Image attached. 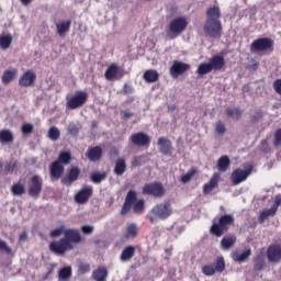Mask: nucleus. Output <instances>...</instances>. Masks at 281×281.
<instances>
[{"mask_svg": "<svg viewBox=\"0 0 281 281\" xmlns=\"http://www.w3.org/2000/svg\"><path fill=\"white\" fill-rule=\"evenodd\" d=\"M204 34L209 38H221L223 36V24L221 23V8L210 7L206 10V21L203 26Z\"/></svg>", "mask_w": 281, "mask_h": 281, "instance_id": "nucleus-1", "label": "nucleus"}, {"mask_svg": "<svg viewBox=\"0 0 281 281\" xmlns=\"http://www.w3.org/2000/svg\"><path fill=\"white\" fill-rule=\"evenodd\" d=\"M170 216H172V203H170V201L157 204L148 214V218L153 225L157 223V221H166V218H170Z\"/></svg>", "mask_w": 281, "mask_h": 281, "instance_id": "nucleus-2", "label": "nucleus"}, {"mask_svg": "<svg viewBox=\"0 0 281 281\" xmlns=\"http://www.w3.org/2000/svg\"><path fill=\"white\" fill-rule=\"evenodd\" d=\"M229 225H234V215L224 214L218 218V222H213L210 233L216 238H221L225 232L229 231Z\"/></svg>", "mask_w": 281, "mask_h": 281, "instance_id": "nucleus-3", "label": "nucleus"}, {"mask_svg": "<svg viewBox=\"0 0 281 281\" xmlns=\"http://www.w3.org/2000/svg\"><path fill=\"white\" fill-rule=\"evenodd\" d=\"M143 194L147 196H154L155 199H161L166 194V189L161 182H150L143 187Z\"/></svg>", "mask_w": 281, "mask_h": 281, "instance_id": "nucleus-4", "label": "nucleus"}, {"mask_svg": "<svg viewBox=\"0 0 281 281\" xmlns=\"http://www.w3.org/2000/svg\"><path fill=\"white\" fill-rule=\"evenodd\" d=\"M250 52H273V42L269 37H259L250 44Z\"/></svg>", "mask_w": 281, "mask_h": 281, "instance_id": "nucleus-5", "label": "nucleus"}, {"mask_svg": "<svg viewBox=\"0 0 281 281\" xmlns=\"http://www.w3.org/2000/svg\"><path fill=\"white\" fill-rule=\"evenodd\" d=\"M74 249V245L69 244L67 239L60 238L59 240H54L49 244V250L56 256H65L67 251H71Z\"/></svg>", "mask_w": 281, "mask_h": 281, "instance_id": "nucleus-6", "label": "nucleus"}, {"mask_svg": "<svg viewBox=\"0 0 281 281\" xmlns=\"http://www.w3.org/2000/svg\"><path fill=\"white\" fill-rule=\"evenodd\" d=\"M43 192V178L41 176H33L29 181V196L38 199Z\"/></svg>", "mask_w": 281, "mask_h": 281, "instance_id": "nucleus-7", "label": "nucleus"}, {"mask_svg": "<svg viewBox=\"0 0 281 281\" xmlns=\"http://www.w3.org/2000/svg\"><path fill=\"white\" fill-rule=\"evenodd\" d=\"M186 30H188V19L183 16L176 18L169 23V32L175 36H179Z\"/></svg>", "mask_w": 281, "mask_h": 281, "instance_id": "nucleus-8", "label": "nucleus"}, {"mask_svg": "<svg viewBox=\"0 0 281 281\" xmlns=\"http://www.w3.org/2000/svg\"><path fill=\"white\" fill-rule=\"evenodd\" d=\"M131 144L133 146H138L142 148H149L150 147V136L144 132H137L131 135L130 137Z\"/></svg>", "mask_w": 281, "mask_h": 281, "instance_id": "nucleus-9", "label": "nucleus"}, {"mask_svg": "<svg viewBox=\"0 0 281 281\" xmlns=\"http://www.w3.org/2000/svg\"><path fill=\"white\" fill-rule=\"evenodd\" d=\"M87 100H89V94L80 91L67 101V108L71 109L72 111L80 109V106H85V104H87Z\"/></svg>", "mask_w": 281, "mask_h": 281, "instance_id": "nucleus-10", "label": "nucleus"}, {"mask_svg": "<svg viewBox=\"0 0 281 281\" xmlns=\"http://www.w3.org/2000/svg\"><path fill=\"white\" fill-rule=\"evenodd\" d=\"M190 65L183 61L173 60L171 67L169 68V74L171 78H179V76H183L186 71H189Z\"/></svg>", "mask_w": 281, "mask_h": 281, "instance_id": "nucleus-11", "label": "nucleus"}, {"mask_svg": "<svg viewBox=\"0 0 281 281\" xmlns=\"http://www.w3.org/2000/svg\"><path fill=\"white\" fill-rule=\"evenodd\" d=\"M106 80H122L124 78V70L117 64H111L104 72Z\"/></svg>", "mask_w": 281, "mask_h": 281, "instance_id": "nucleus-12", "label": "nucleus"}, {"mask_svg": "<svg viewBox=\"0 0 281 281\" xmlns=\"http://www.w3.org/2000/svg\"><path fill=\"white\" fill-rule=\"evenodd\" d=\"M267 258L269 262L278 263L281 261V245L272 244L267 249Z\"/></svg>", "mask_w": 281, "mask_h": 281, "instance_id": "nucleus-13", "label": "nucleus"}, {"mask_svg": "<svg viewBox=\"0 0 281 281\" xmlns=\"http://www.w3.org/2000/svg\"><path fill=\"white\" fill-rule=\"evenodd\" d=\"M64 240H67L69 245L74 243L75 245H78V243H82V236L80 235V231L76 228H68L64 231Z\"/></svg>", "mask_w": 281, "mask_h": 281, "instance_id": "nucleus-14", "label": "nucleus"}, {"mask_svg": "<svg viewBox=\"0 0 281 281\" xmlns=\"http://www.w3.org/2000/svg\"><path fill=\"white\" fill-rule=\"evenodd\" d=\"M34 82H36V72L32 69L26 70L19 79L20 87H34Z\"/></svg>", "mask_w": 281, "mask_h": 281, "instance_id": "nucleus-15", "label": "nucleus"}, {"mask_svg": "<svg viewBox=\"0 0 281 281\" xmlns=\"http://www.w3.org/2000/svg\"><path fill=\"white\" fill-rule=\"evenodd\" d=\"M80 177V168L79 167H72L68 171V175L64 178H61V183L64 186H67L69 188L75 181H78Z\"/></svg>", "mask_w": 281, "mask_h": 281, "instance_id": "nucleus-16", "label": "nucleus"}, {"mask_svg": "<svg viewBox=\"0 0 281 281\" xmlns=\"http://www.w3.org/2000/svg\"><path fill=\"white\" fill-rule=\"evenodd\" d=\"M251 175V167L247 170L236 169L232 173V181L234 186H238L243 183V181H247V177Z\"/></svg>", "mask_w": 281, "mask_h": 281, "instance_id": "nucleus-17", "label": "nucleus"}, {"mask_svg": "<svg viewBox=\"0 0 281 281\" xmlns=\"http://www.w3.org/2000/svg\"><path fill=\"white\" fill-rule=\"evenodd\" d=\"M93 195V188L92 187H86L82 188L75 196L76 203L85 204L91 196Z\"/></svg>", "mask_w": 281, "mask_h": 281, "instance_id": "nucleus-18", "label": "nucleus"}, {"mask_svg": "<svg viewBox=\"0 0 281 281\" xmlns=\"http://www.w3.org/2000/svg\"><path fill=\"white\" fill-rule=\"evenodd\" d=\"M50 180L58 181L63 175H65V166L60 165V162H56V160L50 164Z\"/></svg>", "mask_w": 281, "mask_h": 281, "instance_id": "nucleus-19", "label": "nucleus"}, {"mask_svg": "<svg viewBox=\"0 0 281 281\" xmlns=\"http://www.w3.org/2000/svg\"><path fill=\"white\" fill-rule=\"evenodd\" d=\"M86 157L87 159H89V161H92V162L100 161V159H102V147L94 146V147L88 148L86 153Z\"/></svg>", "mask_w": 281, "mask_h": 281, "instance_id": "nucleus-20", "label": "nucleus"}, {"mask_svg": "<svg viewBox=\"0 0 281 281\" xmlns=\"http://www.w3.org/2000/svg\"><path fill=\"white\" fill-rule=\"evenodd\" d=\"M209 64L211 65V69L213 71H221L225 67V57L221 55H214L209 59Z\"/></svg>", "mask_w": 281, "mask_h": 281, "instance_id": "nucleus-21", "label": "nucleus"}, {"mask_svg": "<svg viewBox=\"0 0 281 281\" xmlns=\"http://www.w3.org/2000/svg\"><path fill=\"white\" fill-rule=\"evenodd\" d=\"M159 150L162 155H172V142L166 137L158 138Z\"/></svg>", "mask_w": 281, "mask_h": 281, "instance_id": "nucleus-22", "label": "nucleus"}, {"mask_svg": "<svg viewBox=\"0 0 281 281\" xmlns=\"http://www.w3.org/2000/svg\"><path fill=\"white\" fill-rule=\"evenodd\" d=\"M57 34L61 37L67 36L69 30H71V20L61 21L56 23Z\"/></svg>", "mask_w": 281, "mask_h": 281, "instance_id": "nucleus-23", "label": "nucleus"}, {"mask_svg": "<svg viewBox=\"0 0 281 281\" xmlns=\"http://www.w3.org/2000/svg\"><path fill=\"white\" fill-rule=\"evenodd\" d=\"M19 75V70L16 68H13L11 70H4L1 77L2 85H10L14 78Z\"/></svg>", "mask_w": 281, "mask_h": 281, "instance_id": "nucleus-24", "label": "nucleus"}, {"mask_svg": "<svg viewBox=\"0 0 281 281\" xmlns=\"http://www.w3.org/2000/svg\"><path fill=\"white\" fill-rule=\"evenodd\" d=\"M135 256V246H126L120 256L122 262H128Z\"/></svg>", "mask_w": 281, "mask_h": 281, "instance_id": "nucleus-25", "label": "nucleus"}, {"mask_svg": "<svg viewBox=\"0 0 281 281\" xmlns=\"http://www.w3.org/2000/svg\"><path fill=\"white\" fill-rule=\"evenodd\" d=\"M113 172L116 175V177H122V175L126 172V159H116Z\"/></svg>", "mask_w": 281, "mask_h": 281, "instance_id": "nucleus-26", "label": "nucleus"}, {"mask_svg": "<svg viewBox=\"0 0 281 281\" xmlns=\"http://www.w3.org/2000/svg\"><path fill=\"white\" fill-rule=\"evenodd\" d=\"M215 188H218V175L216 173L203 186V193L210 194Z\"/></svg>", "mask_w": 281, "mask_h": 281, "instance_id": "nucleus-27", "label": "nucleus"}, {"mask_svg": "<svg viewBox=\"0 0 281 281\" xmlns=\"http://www.w3.org/2000/svg\"><path fill=\"white\" fill-rule=\"evenodd\" d=\"M109 270L104 267H99L92 272V278L95 281H106Z\"/></svg>", "mask_w": 281, "mask_h": 281, "instance_id": "nucleus-28", "label": "nucleus"}, {"mask_svg": "<svg viewBox=\"0 0 281 281\" xmlns=\"http://www.w3.org/2000/svg\"><path fill=\"white\" fill-rule=\"evenodd\" d=\"M14 134L10 130L0 131V144H13Z\"/></svg>", "mask_w": 281, "mask_h": 281, "instance_id": "nucleus-29", "label": "nucleus"}, {"mask_svg": "<svg viewBox=\"0 0 281 281\" xmlns=\"http://www.w3.org/2000/svg\"><path fill=\"white\" fill-rule=\"evenodd\" d=\"M143 78L145 81L151 85L153 82H157V80H159V72H157V70L149 69L144 72Z\"/></svg>", "mask_w": 281, "mask_h": 281, "instance_id": "nucleus-30", "label": "nucleus"}, {"mask_svg": "<svg viewBox=\"0 0 281 281\" xmlns=\"http://www.w3.org/2000/svg\"><path fill=\"white\" fill-rule=\"evenodd\" d=\"M222 249H232L236 245V236L226 235L221 240Z\"/></svg>", "mask_w": 281, "mask_h": 281, "instance_id": "nucleus-31", "label": "nucleus"}, {"mask_svg": "<svg viewBox=\"0 0 281 281\" xmlns=\"http://www.w3.org/2000/svg\"><path fill=\"white\" fill-rule=\"evenodd\" d=\"M123 237L128 240L131 238H136L137 237V225L135 224H128L125 228V233Z\"/></svg>", "mask_w": 281, "mask_h": 281, "instance_id": "nucleus-32", "label": "nucleus"}, {"mask_svg": "<svg viewBox=\"0 0 281 281\" xmlns=\"http://www.w3.org/2000/svg\"><path fill=\"white\" fill-rule=\"evenodd\" d=\"M55 161L61 166H68V164H71V151L59 153V156Z\"/></svg>", "mask_w": 281, "mask_h": 281, "instance_id": "nucleus-33", "label": "nucleus"}, {"mask_svg": "<svg viewBox=\"0 0 281 281\" xmlns=\"http://www.w3.org/2000/svg\"><path fill=\"white\" fill-rule=\"evenodd\" d=\"M266 267L265 255L259 254L254 258V269L256 271H262Z\"/></svg>", "mask_w": 281, "mask_h": 281, "instance_id": "nucleus-34", "label": "nucleus"}, {"mask_svg": "<svg viewBox=\"0 0 281 281\" xmlns=\"http://www.w3.org/2000/svg\"><path fill=\"white\" fill-rule=\"evenodd\" d=\"M106 177H109V173H106V171H94L91 173L90 180L92 181V183H100L101 181H106Z\"/></svg>", "mask_w": 281, "mask_h": 281, "instance_id": "nucleus-35", "label": "nucleus"}, {"mask_svg": "<svg viewBox=\"0 0 281 281\" xmlns=\"http://www.w3.org/2000/svg\"><path fill=\"white\" fill-rule=\"evenodd\" d=\"M277 213H278V210L273 206H271L270 209L263 210L259 215V223H265V221H267L269 216H276Z\"/></svg>", "mask_w": 281, "mask_h": 281, "instance_id": "nucleus-36", "label": "nucleus"}, {"mask_svg": "<svg viewBox=\"0 0 281 281\" xmlns=\"http://www.w3.org/2000/svg\"><path fill=\"white\" fill-rule=\"evenodd\" d=\"M229 157L227 156H222L218 160H217V170H220V172H226L227 168H229Z\"/></svg>", "mask_w": 281, "mask_h": 281, "instance_id": "nucleus-37", "label": "nucleus"}, {"mask_svg": "<svg viewBox=\"0 0 281 281\" xmlns=\"http://www.w3.org/2000/svg\"><path fill=\"white\" fill-rule=\"evenodd\" d=\"M212 65H210V61L200 64L196 69V74L199 76H207V74H212Z\"/></svg>", "mask_w": 281, "mask_h": 281, "instance_id": "nucleus-38", "label": "nucleus"}, {"mask_svg": "<svg viewBox=\"0 0 281 281\" xmlns=\"http://www.w3.org/2000/svg\"><path fill=\"white\" fill-rule=\"evenodd\" d=\"M249 256H251V249H247L241 254L234 252L233 260L235 262H245L247 260V258H249Z\"/></svg>", "mask_w": 281, "mask_h": 281, "instance_id": "nucleus-39", "label": "nucleus"}, {"mask_svg": "<svg viewBox=\"0 0 281 281\" xmlns=\"http://www.w3.org/2000/svg\"><path fill=\"white\" fill-rule=\"evenodd\" d=\"M12 45V35H0V47L1 49H9Z\"/></svg>", "mask_w": 281, "mask_h": 281, "instance_id": "nucleus-40", "label": "nucleus"}, {"mask_svg": "<svg viewBox=\"0 0 281 281\" xmlns=\"http://www.w3.org/2000/svg\"><path fill=\"white\" fill-rule=\"evenodd\" d=\"M226 114L228 117H233V120H239L243 116V111L238 108H227Z\"/></svg>", "mask_w": 281, "mask_h": 281, "instance_id": "nucleus-41", "label": "nucleus"}, {"mask_svg": "<svg viewBox=\"0 0 281 281\" xmlns=\"http://www.w3.org/2000/svg\"><path fill=\"white\" fill-rule=\"evenodd\" d=\"M214 270L216 273H223L225 269V258L218 257L214 262Z\"/></svg>", "mask_w": 281, "mask_h": 281, "instance_id": "nucleus-42", "label": "nucleus"}, {"mask_svg": "<svg viewBox=\"0 0 281 281\" xmlns=\"http://www.w3.org/2000/svg\"><path fill=\"white\" fill-rule=\"evenodd\" d=\"M11 192L14 196H21L22 194H25V187L18 182L12 186Z\"/></svg>", "mask_w": 281, "mask_h": 281, "instance_id": "nucleus-43", "label": "nucleus"}, {"mask_svg": "<svg viewBox=\"0 0 281 281\" xmlns=\"http://www.w3.org/2000/svg\"><path fill=\"white\" fill-rule=\"evenodd\" d=\"M58 276L60 280H69V278H71V267L67 266L61 268Z\"/></svg>", "mask_w": 281, "mask_h": 281, "instance_id": "nucleus-44", "label": "nucleus"}, {"mask_svg": "<svg viewBox=\"0 0 281 281\" xmlns=\"http://www.w3.org/2000/svg\"><path fill=\"white\" fill-rule=\"evenodd\" d=\"M48 137L53 142L60 139V131L55 126L50 127L48 131Z\"/></svg>", "mask_w": 281, "mask_h": 281, "instance_id": "nucleus-45", "label": "nucleus"}, {"mask_svg": "<svg viewBox=\"0 0 281 281\" xmlns=\"http://www.w3.org/2000/svg\"><path fill=\"white\" fill-rule=\"evenodd\" d=\"M196 172H198V170L194 168L189 170L184 176L181 177L182 183H190V181H192V177H194V175H196Z\"/></svg>", "mask_w": 281, "mask_h": 281, "instance_id": "nucleus-46", "label": "nucleus"}, {"mask_svg": "<svg viewBox=\"0 0 281 281\" xmlns=\"http://www.w3.org/2000/svg\"><path fill=\"white\" fill-rule=\"evenodd\" d=\"M137 201V192L130 190L125 198V203H130V205L135 204Z\"/></svg>", "mask_w": 281, "mask_h": 281, "instance_id": "nucleus-47", "label": "nucleus"}, {"mask_svg": "<svg viewBox=\"0 0 281 281\" xmlns=\"http://www.w3.org/2000/svg\"><path fill=\"white\" fill-rule=\"evenodd\" d=\"M259 150H261L263 155H269V153H271V147L269 146V142H267V139H261Z\"/></svg>", "mask_w": 281, "mask_h": 281, "instance_id": "nucleus-48", "label": "nucleus"}, {"mask_svg": "<svg viewBox=\"0 0 281 281\" xmlns=\"http://www.w3.org/2000/svg\"><path fill=\"white\" fill-rule=\"evenodd\" d=\"M65 225H61L58 228L53 229L49 236L50 238H58V236H63V234H65Z\"/></svg>", "mask_w": 281, "mask_h": 281, "instance_id": "nucleus-49", "label": "nucleus"}, {"mask_svg": "<svg viewBox=\"0 0 281 281\" xmlns=\"http://www.w3.org/2000/svg\"><path fill=\"white\" fill-rule=\"evenodd\" d=\"M202 273H203L204 276L212 277V276H214V273H216V270H214V266H212V265H205V266H203V268H202Z\"/></svg>", "mask_w": 281, "mask_h": 281, "instance_id": "nucleus-50", "label": "nucleus"}, {"mask_svg": "<svg viewBox=\"0 0 281 281\" xmlns=\"http://www.w3.org/2000/svg\"><path fill=\"white\" fill-rule=\"evenodd\" d=\"M274 148H279L281 146V127L276 130L274 132V139L272 142Z\"/></svg>", "mask_w": 281, "mask_h": 281, "instance_id": "nucleus-51", "label": "nucleus"}, {"mask_svg": "<svg viewBox=\"0 0 281 281\" xmlns=\"http://www.w3.org/2000/svg\"><path fill=\"white\" fill-rule=\"evenodd\" d=\"M23 135H31V133H34V125L30 124V123H25L22 125L21 128Z\"/></svg>", "mask_w": 281, "mask_h": 281, "instance_id": "nucleus-52", "label": "nucleus"}, {"mask_svg": "<svg viewBox=\"0 0 281 281\" xmlns=\"http://www.w3.org/2000/svg\"><path fill=\"white\" fill-rule=\"evenodd\" d=\"M15 168H16V162H14V161L7 162L4 166L5 175H10V173L14 172Z\"/></svg>", "mask_w": 281, "mask_h": 281, "instance_id": "nucleus-53", "label": "nucleus"}, {"mask_svg": "<svg viewBox=\"0 0 281 281\" xmlns=\"http://www.w3.org/2000/svg\"><path fill=\"white\" fill-rule=\"evenodd\" d=\"M215 131L218 133V135H224V133L227 131V128H225V123H223V121H217Z\"/></svg>", "mask_w": 281, "mask_h": 281, "instance_id": "nucleus-54", "label": "nucleus"}, {"mask_svg": "<svg viewBox=\"0 0 281 281\" xmlns=\"http://www.w3.org/2000/svg\"><path fill=\"white\" fill-rule=\"evenodd\" d=\"M0 251H5L8 256H10V254H12V248H10L3 239H0Z\"/></svg>", "mask_w": 281, "mask_h": 281, "instance_id": "nucleus-55", "label": "nucleus"}, {"mask_svg": "<svg viewBox=\"0 0 281 281\" xmlns=\"http://www.w3.org/2000/svg\"><path fill=\"white\" fill-rule=\"evenodd\" d=\"M133 207V204H130L128 202H124L123 203V206H122V210H121V214L122 216H125V214L127 212H131V209Z\"/></svg>", "mask_w": 281, "mask_h": 281, "instance_id": "nucleus-56", "label": "nucleus"}, {"mask_svg": "<svg viewBox=\"0 0 281 281\" xmlns=\"http://www.w3.org/2000/svg\"><path fill=\"white\" fill-rule=\"evenodd\" d=\"M134 212H142L144 210V200H138L134 206H133Z\"/></svg>", "mask_w": 281, "mask_h": 281, "instance_id": "nucleus-57", "label": "nucleus"}, {"mask_svg": "<svg viewBox=\"0 0 281 281\" xmlns=\"http://www.w3.org/2000/svg\"><path fill=\"white\" fill-rule=\"evenodd\" d=\"M91 271V266L88 263L79 266V273L85 274Z\"/></svg>", "mask_w": 281, "mask_h": 281, "instance_id": "nucleus-58", "label": "nucleus"}, {"mask_svg": "<svg viewBox=\"0 0 281 281\" xmlns=\"http://www.w3.org/2000/svg\"><path fill=\"white\" fill-rule=\"evenodd\" d=\"M262 116H263L262 111H258L254 116H251L250 122L252 124H256V122L262 120Z\"/></svg>", "mask_w": 281, "mask_h": 281, "instance_id": "nucleus-59", "label": "nucleus"}, {"mask_svg": "<svg viewBox=\"0 0 281 281\" xmlns=\"http://www.w3.org/2000/svg\"><path fill=\"white\" fill-rule=\"evenodd\" d=\"M273 89H274L276 93L281 95V79H277L273 81Z\"/></svg>", "mask_w": 281, "mask_h": 281, "instance_id": "nucleus-60", "label": "nucleus"}, {"mask_svg": "<svg viewBox=\"0 0 281 281\" xmlns=\"http://www.w3.org/2000/svg\"><path fill=\"white\" fill-rule=\"evenodd\" d=\"M68 133L69 135H78V133H80V130H78V126L76 125H68Z\"/></svg>", "mask_w": 281, "mask_h": 281, "instance_id": "nucleus-61", "label": "nucleus"}, {"mask_svg": "<svg viewBox=\"0 0 281 281\" xmlns=\"http://www.w3.org/2000/svg\"><path fill=\"white\" fill-rule=\"evenodd\" d=\"M83 234H93V226L85 225L81 227Z\"/></svg>", "mask_w": 281, "mask_h": 281, "instance_id": "nucleus-62", "label": "nucleus"}, {"mask_svg": "<svg viewBox=\"0 0 281 281\" xmlns=\"http://www.w3.org/2000/svg\"><path fill=\"white\" fill-rule=\"evenodd\" d=\"M258 65H260V64L258 61H256L255 58H251L248 68L252 69L254 71H256V69H258Z\"/></svg>", "mask_w": 281, "mask_h": 281, "instance_id": "nucleus-63", "label": "nucleus"}, {"mask_svg": "<svg viewBox=\"0 0 281 281\" xmlns=\"http://www.w3.org/2000/svg\"><path fill=\"white\" fill-rule=\"evenodd\" d=\"M280 205H281V194H278V195H276L274 204L272 205V207L278 210V207H280Z\"/></svg>", "mask_w": 281, "mask_h": 281, "instance_id": "nucleus-64", "label": "nucleus"}]
</instances>
